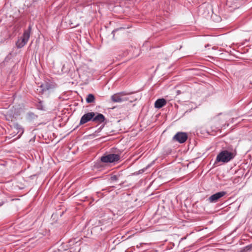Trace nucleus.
<instances>
[{"instance_id":"obj_9","label":"nucleus","mask_w":252,"mask_h":252,"mask_svg":"<svg viewBox=\"0 0 252 252\" xmlns=\"http://www.w3.org/2000/svg\"><path fill=\"white\" fill-rule=\"evenodd\" d=\"M105 120L104 116L101 114H98L97 116H94L93 121L94 122H97L98 123H102L104 122Z\"/></svg>"},{"instance_id":"obj_12","label":"nucleus","mask_w":252,"mask_h":252,"mask_svg":"<svg viewBox=\"0 0 252 252\" xmlns=\"http://www.w3.org/2000/svg\"><path fill=\"white\" fill-rule=\"evenodd\" d=\"M118 179V177L116 175H114L111 177V180L112 181H116Z\"/></svg>"},{"instance_id":"obj_8","label":"nucleus","mask_w":252,"mask_h":252,"mask_svg":"<svg viewBox=\"0 0 252 252\" xmlns=\"http://www.w3.org/2000/svg\"><path fill=\"white\" fill-rule=\"evenodd\" d=\"M166 104V100L164 98L158 99L155 103V106L157 108H160Z\"/></svg>"},{"instance_id":"obj_7","label":"nucleus","mask_w":252,"mask_h":252,"mask_svg":"<svg viewBox=\"0 0 252 252\" xmlns=\"http://www.w3.org/2000/svg\"><path fill=\"white\" fill-rule=\"evenodd\" d=\"M226 192L225 191L218 192L209 197L208 200L210 202H216L221 197H223Z\"/></svg>"},{"instance_id":"obj_5","label":"nucleus","mask_w":252,"mask_h":252,"mask_svg":"<svg viewBox=\"0 0 252 252\" xmlns=\"http://www.w3.org/2000/svg\"><path fill=\"white\" fill-rule=\"evenodd\" d=\"M188 138V135L186 133L180 132H178L173 137V139L179 142L180 143H184Z\"/></svg>"},{"instance_id":"obj_4","label":"nucleus","mask_w":252,"mask_h":252,"mask_svg":"<svg viewBox=\"0 0 252 252\" xmlns=\"http://www.w3.org/2000/svg\"><path fill=\"white\" fill-rule=\"evenodd\" d=\"M119 156L117 154H110L102 157L101 160L103 162H113L119 159Z\"/></svg>"},{"instance_id":"obj_6","label":"nucleus","mask_w":252,"mask_h":252,"mask_svg":"<svg viewBox=\"0 0 252 252\" xmlns=\"http://www.w3.org/2000/svg\"><path fill=\"white\" fill-rule=\"evenodd\" d=\"M95 116L94 112H89L84 114L81 118L80 125H83L93 119Z\"/></svg>"},{"instance_id":"obj_1","label":"nucleus","mask_w":252,"mask_h":252,"mask_svg":"<svg viewBox=\"0 0 252 252\" xmlns=\"http://www.w3.org/2000/svg\"><path fill=\"white\" fill-rule=\"evenodd\" d=\"M234 157V154L227 150L220 152L216 158L217 162H227Z\"/></svg>"},{"instance_id":"obj_2","label":"nucleus","mask_w":252,"mask_h":252,"mask_svg":"<svg viewBox=\"0 0 252 252\" xmlns=\"http://www.w3.org/2000/svg\"><path fill=\"white\" fill-rule=\"evenodd\" d=\"M31 28L29 27L28 30L24 32L23 35L20 37L16 42V46L18 48L23 47L28 42L30 36Z\"/></svg>"},{"instance_id":"obj_11","label":"nucleus","mask_w":252,"mask_h":252,"mask_svg":"<svg viewBox=\"0 0 252 252\" xmlns=\"http://www.w3.org/2000/svg\"><path fill=\"white\" fill-rule=\"evenodd\" d=\"M14 127L17 130V133L21 132V133L19 136H20L23 133V132H24L23 129L20 126H19V125L16 124L14 126Z\"/></svg>"},{"instance_id":"obj_10","label":"nucleus","mask_w":252,"mask_h":252,"mask_svg":"<svg viewBox=\"0 0 252 252\" xmlns=\"http://www.w3.org/2000/svg\"><path fill=\"white\" fill-rule=\"evenodd\" d=\"M94 101V96L93 94H89L86 98V101L88 103H92Z\"/></svg>"},{"instance_id":"obj_3","label":"nucleus","mask_w":252,"mask_h":252,"mask_svg":"<svg viewBox=\"0 0 252 252\" xmlns=\"http://www.w3.org/2000/svg\"><path fill=\"white\" fill-rule=\"evenodd\" d=\"M127 95H128V94L125 93L116 94L111 96V99L115 102H121L126 101L129 100V98L126 96Z\"/></svg>"}]
</instances>
